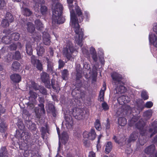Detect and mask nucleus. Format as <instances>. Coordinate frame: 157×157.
Segmentation results:
<instances>
[{"mask_svg":"<svg viewBox=\"0 0 157 157\" xmlns=\"http://www.w3.org/2000/svg\"><path fill=\"white\" fill-rule=\"evenodd\" d=\"M2 41L6 44L10 43L11 41L10 36H3L2 39Z\"/></svg>","mask_w":157,"mask_h":157,"instance_id":"obj_29","label":"nucleus"},{"mask_svg":"<svg viewBox=\"0 0 157 157\" xmlns=\"http://www.w3.org/2000/svg\"><path fill=\"white\" fill-rule=\"evenodd\" d=\"M11 40L17 41L20 38V34L17 33H15L11 34L10 36Z\"/></svg>","mask_w":157,"mask_h":157,"instance_id":"obj_32","label":"nucleus"},{"mask_svg":"<svg viewBox=\"0 0 157 157\" xmlns=\"http://www.w3.org/2000/svg\"><path fill=\"white\" fill-rule=\"evenodd\" d=\"M32 11L27 8H25L24 9V15L26 16L29 17L32 14Z\"/></svg>","mask_w":157,"mask_h":157,"instance_id":"obj_43","label":"nucleus"},{"mask_svg":"<svg viewBox=\"0 0 157 157\" xmlns=\"http://www.w3.org/2000/svg\"><path fill=\"white\" fill-rule=\"evenodd\" d=\"M105 151L106 154L109 153L112 149L113 145L111 142L108 141L105 144Z\"/></svg>","mask_w":157,"mask_h":157,"instance_id":"obj_20","label":"nucleus"},{"mask_svg":"<svg viewBox=\"0 0 157 157\" xmlns=\"http://www.w3.org/2000/svg\"><path fill=\"white\" fill-rule=\"evenodd\" d=\"M31 62L34 66L36 67L38 70L42 71L43 69L42 65L40 61L37 59L34 56H32L31 57Z\"/></svg>","mask_w":157,"mask_h":157,"instance_id":"obj_7","label":"nucleus"},{"mask_svg":"<svg viewBox=\"0 0 157 157\" xmlns=\"http://www.w3.org/2000/svg\"><path fill=\"white\" fill-rule=\"evenodd\" d=\"M5 119L0 118V132H4L7 130V125L4 122Z\"/></svg>","mask_w":157,"mask_h":157,"instance_id":"obj_17","label":"nucleus"},{"mask_svg":"<svg viewBox=\"0 0 157 157\" xmlns=\"http://www.w3.org/2000/svg\"><path fill=\"white\" fill-rule=\"evenodd\" d=\"M22 114L23 115L26 116L27 117L30 116L31 115L29 113V111L25 109H23L22 111Z\"/></svg>","mask_w":157,"mask_h":157,"instance_id":"obj_59","label":"nucleus"},{"mask_svg":"<svg viewBox=\"0 0 157 157\" xmlns=\"http://www.w3.org/2000/svg\"><path fill=\"white\" fill-rule=\"evenodd\" d=\"M95 127L96 129L98 131H100L101 129V126L100 121L97 119L95 122Z\"/></svg>","mask_w":157,"mask_h":157,"instance_id":"obj_42","label":"nucleus"},{"mask_svg":"<svg viewBox=\"0 0 157 157\" xmlns=\"http://www.w3.org/2000/svg\"><path fill=\"white\" fill-rule=\"evenodd\" d=\"M35 90H39L40 93L42 94L46 95L47 94V92L46 89L42 86H39L35 88Z\"/></svg>","mask_w":157,"mask_h":157,"instance_id":"obj_25","label":"nucleus"},{"mask_svg":"<svg viewBox=\"0 0 157 157\" xmlns=\"http://www.w3.org/2000/svg\"><path fill=\"white\" fill-rule=\"evenodd\" d=\"M141 96L144 100H147L148 98V96L147 94V92L145 91H143L141 93Z\"/></svg>","mask_w":157,"mask_h":157,"instance_id":"obj_48","label":"nucleus"},{"mask_svg":"<svg viewBox=\"0 0 157 157\" xmlns=\"http://www.w3.org/2000/svg\"><path fill=\"white\" fill-rule=\"evenodd\" d=\"M20 67V64L17 61H14L12 63V70L14 71H16L18 70Z\"/></svg>","mask_w":157,"mask_h":157,"instance_id":"obj_31","label":"nucleus"},{"mask_svg":"<svg viewBox=\"0 0 157 157\" xmlns=\"http://www.w3.org/2000/svg\"><path fill=\"white\" fill-rule=\"evenodd\" d=\"M37 53L39 56H42L44 52V50H36Z\"/></svg>","mask_w":157,"mask_h":157,"instance_id":"obj_62","label":"nucleus"},{"mask_svg":"<svg viewBox=\"0 0 157 157\" xmlns=\"http://www.w3.org/2000/svg\"><path fill=\"white\" fill-rule=\"evenodd\" d=\"M139 144L141 145H144L146 142V140L143 137H140L138 139Z\"/></svg>","mask_w":157,"mask_h":157,"instance_id":"obj_50","label":"nucleus"},{"mask_svg":"<svg viewBox=\"0 0 157 157\" xmlns=\"http://www.w3.org/2000/svg\"><path fill=\"white\" fill-rule=\"evenodd\" d=\"M89 51L94 61L95 62H97L98 60V57L95 50H90Z\"/></svg>","mask_w":157,"mask_h":157,"instance_id":"obj_34","label":"nucleus"},{"mask_svg":"<svg viewBox=\"0 0 157 157\" xmlns=\"http://www.w3.org/2000/svg\"><path fill=\"white\" fill-rule=\"evenodd\" d=\"M149 40L150 43L156 48H157V36L155 34H150L149 35Z\"/></svg>","mask_w":157,"mask_h":157,"instance_id":"obj_11","label":"nucleus"},{"mask_svg":"<svg viewBox=\"0 0 157 157\" xmlns=\"http://www.w3.org/2000/svg\"><path fill=\"white\" fill-rule=\"evenodd\" d=\"M58 63L59 69H61L64 66L65 63L62 60L59 59L58 61Z\"/></svg>","mask_w":157,"mask_h":157,"instance_id":"obj_54","label":"nucleus"},{"mask_svg":"<svg viewBox=\"0 0 157 157\" xmlns=\"http://www.w3.org/2000/svg\"><path fill=\"white\" fill-rule=\"evenodd\" d=\"M49 108L51 112L52 113L53 116L54 117H56V111L54 105L52 104H49Z\"/></svg>","mask_w":157,"mask_h":157,"instance_id":"obj_37","label":"nucleus"},{"mask_svg":"<svg viewBox=\"0 0 157 157\" xmlns=\"http://www.w3.org/2000/svg\"><path fill=\"white\" fill-rule=\"evenodd\" d=\"M39 108L38 107H35L33 111H34L36 118L40 119V118L41 115L39 112Z\"/></svg>","mask_w":157,"mask_h":157,"instance_id":"obj_47","label":"nucleus"},{"mask_svg":"<svg viewBox=\"0 0 157 157\" xmlns=\"http://www.w3.org/2000/svg\"><path fill=\"white\" fill-rule=\"evenodd\" d=\"M63 48L64 49H74L73 48V44H72V42L69 40L67 41Z\"/></svg>","mask_w":157,"mask_h":157,"instance_id":"obj_39","label":"nucleus"},{"mask_svg":"<svg viewBox=\"0 0 157 157\" xmlns=\"http://www.w3.org/2000/svg\"><path fill=\"white\" fill-rule=\"evenodd\" d=\"M135 125L136 128L140 130V133L142 136L145 135V131L144 130V123L143 120H140L139 122L135 124Z\"/></svg>","mask_w":157,"mask_h":157,"instance_id":"obj_8","label":"nucleus"},{"mask_svg":"<svg viewBox=\"0 0 157 157\" xmlns=\"http://www.w3.org/2000/svg\"><path fill=\"white\" fill-rule=\"evenodd\" d=\"M41 35L40 34H37L36 36L34 38V40L35 41H38L41 40Z\"/></svg>","mask_w":157,"mask_h":157,"instance_id":"obj_61","label":"nucleus"},{"mask_svg":"<svg viewBox=\"0 0 157 157\" xmlns=\"http://www.w3.org/2000/svg\"><path fill=\"white\" fill-rule=\"evenodd\" d=\"M38 101L40 103L38 105L39 107L40 108V111L41 113L44 114L45 113V110L44 108V104L45 102L44 99L43 97H39L38 98Z\"/></svg>","mask_w":157,"mask_h":157,"instance_id":"obj_14","label":"nucleus"},{"mask_svg":"<svg viewBox=\"0 0 157 157\" xmlns=\"http://www.w3.org/2000/svg\"><path fill=\"white\" fill-rule=\"evenodd\" d=\"M112 79V83L113 85H117L123 84L121 81L122 79V75L116 72H113L111 75Z\"/></svg>","mask_w":157,"mask_h":157,"instance_id":"obj_4","label":"nucleus"},{"mask_svg":"<svg viewBox=\"0 0 157 157\" xmlns=\"http://www.w3.org/2000/svg\"><path fill=\"white\" fill-rule=\"evenodd\" d=\"M73 5H69V7L70 10L71 21L72 27L74 28L75 34L78 36L75 39V43L81 49H86V47H82L83 45L82 40L84 36L83 29L80 28V26L78 24V17L80 22L83 21L84 16L83 15L82 10L78 6L75 7V11L72 9Z\"/></svg>","mask_w":157,"mask_h":157,"instance_id":"obj_1","label":"nucleus"},{"mask_svg":"<svg viewBox=\"0 0 157 157\" xmlns=\"http://www.w3.org/2000/svg\"><path fill=\"white\" fill-rule=\"evenodd\" d=\"M10 23L8 21L5 19L2 20V25L4 28L9 26Z\"/></svg>","mask_w":157,"mask_h":157,"instance_id":"obj_49","label":"nucleus"},{"mask_svg":"<svg viewBox=\"0 0 157 157\" xmlns=\"http://www.w3.org/2000/svg\"><path fill=\"white\" fill-rule=\"evenodd\" d=\"M117 100L119 103L121 105L123 104V103H127L130 101L128 97L125 95H122L118 98Z\"/></svg>","mask_w":157,"mask_h":157,"instance_id":"obj_13","label":"nucleus"},{"mask_svg":"<svg viewBox=\"0 0 157 157\" xmlns=\"http://www.w3.org/2000/svg\"><path fill=\"white\" fill-rule=\"evenodd\" d=\"M155 147L154 145H151L146 147L144 150V152L148 154H153L155 151Z\"/></svg>","mask_w":157,"mask_h":157,"instance_id":"obj_19","label":"nucleus"},{"mask_svg":"<svg viewBox=\"0 0 157 157\" xmlns=\"http://www.w3.org/2000/svg\"><path fill=\"white\" fill-rule=\"evenodd\" d=\"M35 23L37 29L39 30H41L44 27L43 24L41 22L40 19H37L35 21Z\"/></svg>","mask_w":157,"mask_h":157,"instance_id":"obj_22","label":"nucleus"},{"mask_svg":"<svg viewBox=\"0 0 157 157\" xmlns=\"http://www.w3.org/2000/svg\"><path fill=\"white\" fill-rule=\"evenodd\" d=\"M118 121L119 124L122 126H125L127 123L126 119L123 117H119L118 119Z\"/></svg>","mask_w":157,"mask_h":157,"instance_id":"obj_30","label":"nucleus"},{"mask_svg":"<svg viewBox=\"0 0 157 157\" xmlns=\"http://www.w3.org/2000/svg\"><path fill=\"white\" fill-rule=\"evenodd\" d=\"M42 34L43 43L45 45H49L51 42V37L49 34L46 32H43Z\"/></svg>","mask_w":157,"mask_h":157,"instance_id":"obj_9","label":"nucleus"},{"mask_svg":"<svg viewBox=\"0 0 157 157\" xmlns=\"http://www.w3.org/2000/svg\"><path fill=\"white\" fill-rule=\"evenodd\" d=\"M27 29L28 31L32 33L35 31V28L33 24L31 22H29L27 23Z\"/></svg>","mask_w":157,"mask_h":157,"instance_id":"obj_23","label":"nucleus"},{"mask_svg":"<svg viewBox=\"0 0 157 157\" xmlns=\"http://www.w3.org/2000/svg\"><path fill=\"white\" fill-rule=\"evenodd\" d=\"M153 105V103L151 101H149L147 102L146 103L144 106L146 108H149L151 107Z\"/></svg>","mask_w":157,"mask_h":157,"instance_id":"obj_55","label":"nucleus"},{"mask_svg":"<svg viewBox=\"0 0 157 157\" xmlns=\"http://www.w3.org/2000/svg\"><path fill=\"white\" fill-rule=\"evenodd\" d=\"M105 90H101L100 92L99 98L100 100L101 101L104 100Z\"/></svg>","mask_w":157,"mask_h":157,"instance_id":"obj_52","label":"nucleus"},{"mask_svg":"<svg viewBox=\"0 0 157 157\" xmlns=\"http://www.w3.org/2000/svg\"><path fill=\"white\" fill-rule=\"evenodd\" d=\"M76 50H63V55L68 59L70 60L72 57L71 54Z\"/></svg>","mask_w":157,"mask_h":157,"instance_id":"obj_18","label":"nucleus"},{"mask_svg":"<svg viewBox=\"0 0 157 157\" xmlns=\"http://www.w3.org/2000/svg\"><path fill=\"white\" fill-rule=\"evenodd\" d=\"M82 77L81 72L80 71H77L76 75V80H79Z\"/></svg>","mask_w":157,"mask_h":157,"instance_id":"obj_57","label":"nucleus"},{"mask_svg":"<svg viewBox=\"0 0 157 157\" xmlns=\"http://www.w3.org/2000/svg\"><path fill=\"white\" fill-rule=\"evenodd\" d=\"M61 74L63 79L65 80H67L69 75L68 71L67 69H65L61 71Z\"/></svg>","mask_w":157,"mask_h":157,"instance_id":"obj_24","label":"nucleus"},{"mask_svg":"<svg viewBox=\"0 0 157 157\" xmlns=\"http://www.w3.org/2000/svg\"><path fill=\"white\" fill-rule=\"evenodd\" d=\"M40 11L41 13L43 15H44L47 13L48 11L47 7L45 6H41L40 8Z\"/></svg>","mask_w":157,"mask_h":157,"instance_id":"obj_44","label":"nucleus"},{"mask_svg":"<svg viewBox=\"0 0 157 157\" xmlns=\"http://www.w3.org/2000/svg\"><path fill=\"white\" fill-rule=\"evenodd\" d=\"M152 115V112L151 110L146 111L144 114V116L146 117V119H149L151 116Z\"/></svg>","mask_w":157,"mask_h":157,"instance_id":"obj_40","label":"nucleus"},{"mask_svg":"<svg viewBox=\"0 0 157 157\" xmlns=\"http://www.w3.org/2000/svg\"><path fill=\"white\" fill-rule=\"evenodd\" d=\"M83 136L84 138H88L89 140H94L96 138V135L94 129H91L90 132H88L85 131L83 133Z\"/></svg>","mask_w":157,"mask_h":157,"instance_id":"obj_6","label":"nucleus"},{"mask_svg":"<svg viewBox=\"0 0 157 157\" xmlns=\"http://www.w3.org/2000/svg\"><path fill=\"white\" fill-rule=\"evenodd\" d=\"M102 106L105 110H107L109 109L108 105L105 102H104L102 104Z\"/></svg>","mask_w":157,"mask_h":157,"instance_id":"obj_56","label":"nucleus"},{"mask_svg":"<svg viewBox=\"0 0 157 157\" xmlns=\"http://www.w3.org/2000/svg\"><path fill=\"white\" fill-rule=\"evenodd\" d=\"M0 157H8L7 151L5 147H3L1 148Z\"/></svg>","mask_w":157,"mask_h":157,"instance_id":"obj_21","label":"nucleus"},{"mask_svg":"<svg viewBox=\"0 0 157 157\" xmlns=\"http://www.w3.org/2000/svg\"><path fill=\"white\" fill-rule=\"evenodd\" d=\"M40 79L41 81L45 85V86L48 88H51L50 83L49 75L46 72H42L40 74Z\"/></svg>","mask_w":157,"mask_h":157,"instance_id":"obj_5","label":"nucleus"},{"mask_svg":"<svg viewBox=\"0 0 157 157\" xmlns=\"http://www.w3.org/2000/svg\"><path fill=\"white\" fill-rule=\"evenodd\" d=\"M28 128L31 130L35 131L36 129V125L34 123H33L30 127Z\"/></svg>","mask_w":157,"mask_h":157,"instance_id":"obj_58","label":"nucleus"},{"mask_svg":"<svg viewBox=\"0 0 157 157\" xmlns=\"http://www.w3.org/2000/svg\"><path fill=\"white\" fill-rule=\"evenodd\" d=\"M3 33L6 35H9L11 33V31L10 29H5L3 30Z\"/></svg>","mask_w":157,"mask_h":157,"instance_id":"obj_63","label":"nucleus"},{"mask_svg":"<svg viewBox=\"0 0 157 157\" xmlns=\"http://www.w3.org/2000/svg\"><path fill=\"white\" fill-rule=\"evenodd\" d=\"M153 29L154 32L157 34V24L156 23H155L154 24Z\"/></svg>","mask_w":157,"mask_h":157,"instance_id":"obj_64","label":"nucleus"},{"mask_svg":"<svg viewBox=\"0 0 157 157\" xmlns=\"http://www.w3.org/2000/svg\"><path fill=\"white\" fill-rule=\"evenodd\" d=\"M78 110L76 111L77 112L76 115L74 113L73 115H75V118L78 120H80L83 118V113L82 112H78Z\"/></svg>","mask_w":157,"mask_h":157,"instance_id":"obj_41","label":"nucleus"},{"mask_svg":"<svg viewBox=\"0 0 157 157\" xmlns=\"http://www.w3.org/2000/svg\"><path fill=\"white\" fill-rule=\"evenodd\" d=\"M51 84L52 88L55 90H59V86L58 82L56 83L55 80L52 79L51 80Z\"/></svg>","mask_w":157,"mask_h":157,"instance_id":"obj_38","label":"nucleus"},{"mask_svg":"<svg viewBox=\"0 0 157 157\" xmlns=\"http://www.w3.org/2000/svg\"><path fill=\"white\" fill-rule=\"evenodd\" d=\"M31 134L27 132H23L21 133L19 131L16 130L15 137L23 140L28 141L31 139Z\"/></svg>","mask_w":157,"mask_h":157,"instance_id":"obj_3","label":"nucleus"},{"mask_svg":"<svg viewBox=\"0 0 157 157\" xmlns=\"http://www.w3.org/2000/svg\"><path fill=\"white\" fill-rule=\"evenodd\" d=\"M29 94L30 95L29 99L30 101L33 100L32 99L35 100L37 97V94L32 90H30L29 91Z\"/></svg>","mask_w":157,"mask_h":157,"instance_id":"obj_28","label":"nucleus"},{"mask_svg":"<svg viewBox=\"0 0 157 157\" xmlns=\"http://www.w3.org/2000/svg\"><path fill=\"white\" fill-rule=\"evenodd\" d=\"M138 117H133L132 118L130 121L129 123V124L130 126H133L135 122H136L138 120Z\"/></svg>","mask_w":157,"mask_h":157,"instance_id":"obj_45","label":"nucleus"},{"mask_svg":"<svg viewBox=\"0 0 157 157\" xmlns=\"http://www.w3.org/2000/svg\"><path fill=\"white\" fill-rule=\"evenodd\" d=\"M49 128L47 125H46L45 127H42L41 128L40 131L41 132V135L42 136V137L44 139V137L46 133H48Z\"/></svg>","mask_w":157,"mask_h":157,"instance_id":"obj_33","label":"nucleus"},{"mask_svg":"<svg viewBox=\"0 0 157 157\" xmlns=\"http://www.w3.org/2000/svg\"><path fill=\"white\" fill-rule=\"evenodd\" d=\"M139 135V133L136 132H133L131 134L128 140V143H130L131 142L135 141Z\"/></svg>","mask_w":157,"mask_h":157,"instance_id":"obj_16","label":"nucleus"},{"mask_svg":"<svg viewBox=\"0 0 157 157\" xmlns=\"http://www.w3.org/2000/svg\"><path fill=\"white\" fill-rule=\"evenodd\" d=\"M62 138L63 140V143L64 144H65L67 142L68 139V136L66 132H62Z\"/></svg>","mask_w":157,"mask_h":157,"instance_id":"obj_35","label":"nucleus"},{"mask_svg":"<svg viewBox=\"0 0 157 157\" xmlns=\"http://www.w3.org/2000/svg\"><path fill=\"white\" fill-rule=\"evenodd\" d=\"M27 108L29 110L33 111L35 108L34 103L31 102H28L27 103Z\"/></svg>","mask_w":157,"mask_h":157,"instance_id":"obj_46","label":"nucleus"},{"mask_svg":"<svg viewBox=\"0 0 157 157\" xmlns=\"http://www.w3.org/2000/svg\"><path fill=\"white\" fill-rule=\"evenodd\" d=\"M5 19L11 23L13 22L14 18L11 13L10 12H7L6 15Z\"/></svg>","mask_w":157,"mask_h":157,"instance_id":"obj_36","label":"nucleus"},{"mask_svg":"<svg viewBox=\"0 0 157 157\" xmlns=\"http://www.w3.org/2000/svg\"><path fill=\"white\" fill-rule=\"evenodd\" d=\"M26 125L28 128L33 123V122L30 120H26L25 121Z\"/></svg>","mask_w":157,"mask_h":157,"instance_id":"obj_60","label":"nucleus"},{"mask_svg":"<svg viewBox=\"0 0 157 157\" xmlns=\"http://www.w3.org/2000/svg\"><path fill=\"white\" fill-rule=\"evenodd\" d=\"M11 79L13 82L16 83L19 82L21 80V76L17 74H13L10 76Z\"/></svg>","mask_w":157,"mask_h":157,"instance_id":"obj_15","label":"nucleus"},{"mask_svg":"<svg viewBox=\"0 0 157 157\" xmlns=\"http://www.w3.org/2000/svg\"><path fill=\"white\" fill-rule=\"evenodd\" d=\"M117 86V87L116 88V90L117 92L122 93L126 91V89L124 86L121 85V84Z\"/></svg>","mask_w":157,"mask_h":157,"instance_id":"obj_27","label":"nucleus"},{"mask_svg":"<svg viewBox=\"0 0 157 157\" xmlns=\"http://www.w3.org/2000/svg\"><path fill=\"white\" fill-rule=\"evenodd\" d=\"M21 56L20 52L19 51H17L15 52L14 55V58L16 59H19L21 58Z\"/></svg>","mask_w":157,"mask_h":157,"instance_id":"obj_53","label":"nucleus"},{"mask_svg":"<svg viewBox=\"0 0 157 157\" xmlns=\"http://www.w3.org/2000/svg\"><path fill=\"white\" fill-rule=\"evenodd\" d=\"M84 18L85 19L86 21H88L90 17L89 13L87 11H85L84 12Z\"/></svg>","mask_w":157,"mask_h":157,"instance_id":"obj_51","label":"nucleus"},{"mask_svg":"<svg viewBox=\"0 0 157 157\" xmlns=\"http://www.w3.org/2000/svg\"><path fill=\"white\" fill-rule=\"evenodd\" d=\"M10 47V49H17V48L21 49L22 48L21 44L18 42L16 43H13L11 44Z\"/></svg>","mask_w":157,"mask_h":157,"instance_id":"obj_26","label":"nucleus"},{"mask_svg":"<svg viewBox=\"0 0 157 157\" xmlns=\"http://www.w3.org/2000/svg\"><path fill=\"white\" fill-rule=\"evenodd\" d=\"M47 61V71L48 72L53 74L55 73L53 67V64L52 62L50 61L48 58L46 59Z\"/></svg>","mask_w":157,"mask_h":157,"instance_id":"obj_12","label":"nucleus"},{"mask_svg":"<svg viewBox=\"0 0 157 157\" xmlns=\"http://www.w3.org/2000/svg\"><path fill=\"white\" fill-rule=\"evenodd\" d=\"M63 5L59 2L56 3L52 9V21L55 24H61L64 22L65 19L62 15Z\"/></svg>","mask_w":157,"mask_h":157,"instance_id":"obj_2","label":"nucleus"},{"mask_svg":"<svg viewBox=\"0 0 157 157\" xmlns=\"http://www.w3.org/2000/svg\"><path fill=\"white\" fill-rule=\"evenodd\" d=\"M152 127L153 128H150L149 129V132L152 133L150 135V137H151L155 134L157 133V120H156L151 124Z\"/></svg>","mask_w":157,"mask_h":157,"instance_id":"obj_10","label":"nucleus"}]
</instances>
